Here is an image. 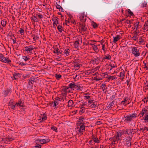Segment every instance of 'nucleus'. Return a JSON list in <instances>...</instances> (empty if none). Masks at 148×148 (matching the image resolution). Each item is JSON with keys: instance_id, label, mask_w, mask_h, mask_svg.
Listing matches in <instances>:
<instances>
[{"instance_id": "f257e3e1", "label": "nucleus", "mask_w": 148, "mask_h": 148, "mask_svg": "<svg viewBox=\"0 0 148 148\" xmlns=\"http://www.w3.org/2000/svg\"><path fill=\"white\" fill-rule=\"evenodd\" d=\"M122 134L120 132H118L113 137H111L109 138V140L111 142V144L113 145L115 144H117L118 141H120L122 139L121 137Z\"/></svg>"}, {"instance_id": "f03ea898", "label": "nucleus", "mask_w": 148, "mask_h": 148, "mask_svg": "<svg viewBox=\"0 0 148 148\" xmlns=\"http://www.w3.org/2000/svg\"><path fill=\"white\" fill-rule=\"evenodd\" d=\"M140 49L138 47H132V53L135 57H138L140 56Z\"/></svg>"}, {"instance_id": "7ed1b4c3", "label": "nucleus", "mask_w": 148, "mask_h": 148, "mask_svg": "<svg viewBox=\"0 0 148 148\" xmlns=\"http://www.w3.org/2000/svg\"><path fill=\"white\" fill-rule=\"evenodd\" d=\"M136 114H129L126 116H124V121L127 123L130 122L133 119L136 117Z\"/></svg>"}, {"instance_id": "20e7f679", "label": "nucleus", "mask_w": 148, "mask_h": 148, "mask_svg": "<svg viewBox=\"0 0 148 148\" xmlns=\"http://www.w3.org/2000/svg\"><path fill=\"white\" fill-rule=\"evenodd\" d=\"M88 106V107L94 109L97 107V102L94 100H89Z\"/></svg>"}, {"instance_id": "39448f33", "label": "nucleus", "mask_w": 148, "mask_h": 148, "mask_svg": "<svg viewBox=\"0 0 148 148\" xmlns=\"http://www.w3.org/2000/svg\"><path fill=\"white\" fill-rule=\"evenodd\" d=\"M0 60L3 62L8 63L11 62V60H9L7 57H5L1 53H0Z\"/></svg>"}, {"instance_id": "423d86ee", "label": "nucleus", "mask_w": 148, "mask_h": 148, "mask_svg": "<svg viewBox=\"0 0 148 148\" xmlns=\"http://www.w3.org/2000/svg\"><path fill=\"white\" fill-rule=\"evenodd\" d=\"M37 78L32 77L29 82V85L31 84H33L35 86H36L37 85Z\"/></svg>"}, {"instance_id": "0eeeda50", "label": "nucleus", "mask_w": 148, "mask_h": 148, "mask_svg": "<svg viewBox=\"0 0 148 148\" xmlns=\"http://www.w3.org/2000/svg\"><path fill=\"white\" fill-rule=\"evenodd\" d=\"M44 14L42 12H41L40 13L38 12V22L41 23V22L43 21L44 20Z\"/></svg>"}, {"instance_id": "6e6552de", "label": "nucleus", "mask_w": 148, "mask_h": 148, "mask_svg": "<svg viewBox=\"0 0 148 148\" xmlns=\"http://www.w3.org/2000/svg\"><path fill=\"white\" fill-rule=\"evenodd\" d=\"M101 59V58L100 56H97L94 58L92 60V62L94 64H98L100 62Z\"/></svg>"}, {"instance_id": "1a4fd4ad", "label": "nucleus", "mask_w": 148, "mask_h": 148, "mask_svg": "<svg viewBox=\"0 0 148 148\" xmlns=\"http://www.w3.org/2000/svg\"><path fill=\"white\" fill-rule=\"evenodd\" d=\"M80 126L79 127H77V129H78V131H79L80 133L82 134L85 130V127L84 124L80 125Z\"/></svg>"}, {"instance_id": "9d476101", "label": "nucleus", "mask_w": 148, "mask_h": 148, "mask_svg": "<svg viewBox=\"0 0 148 148\" xmlns=\"http://www.w3.org/2000/svg\"><path fill=\"white\" fill-rule=\"evenodd\" d=\"M80 28L82 32L86 31L87 30V27L84 23L80 24Z\"/></svg>"}, {"instance_id": "9b49d317", "label": "nucleus", "mask_w": 148, "mask_h": 148, "mask_svg": "<svg viewBox=\"0 0 148 148\" xmlns=\"http://www.w3.org/2000/svg\"><path fill=\"white\" fill-rule=\"evenodd\" d=\"M80 21L82 22H85L86 20V16L85 15L84 13H82L80 14Z\"/></svg>"}, {"instance_id": "f8f14e48", "label": "nucleus", "mask_w": 148, "mask_h": 148, "mask_svg": "<svg viewBox=\"0 0 148 148\" xmlns=\"http://www.w3.org/2000/svg\"><path fill=\"white\" fill-rule=\"evenodd\" d=\"M49 140L48 138L43 139L42 140L38 139V142L40 143L41 144H45L49 142Z\"/></svg>"}, {"instance_id": "ddd939ff", "label": "nucleus", "mask_w": 148, "mask_h": 148, "mask_svg": "<svg viewBox=\"0 0 148 148\" xmlns=\"http://www.w3.org/2000/svg\"><path fill=\"white\" fill-rule=\"evenodd\" d=\"M15 103H14L13 102V100H10L9 102V108H10L11 109H13L14 108L15 105H16Z\"/></svg>"}, {"instance_id": "4468645a", "label": "nucleus", "mask_w": 148, "mask_h": 148, "mask_svg": "<svg viewBox=\"0 0 148 148\" xmlns=\"http://www.w3.org/2000/svg\"><path fill=\"white\" fill-rule=\"evenodd\" d=\"M118 76L120 77L121 79L122 80L123 79L125 76V72L123 70H121L120 73V75Z\"/></svg>"}, {"instance_id": "2eb2a0df", "label": "nucleus", "mask_w": 148, "mask_h": 148, "mask_svg": "<svg viewBox=\"0 0 148 148\" xmlns=\"http://www.w3.org/2000/svg\"><path fill=\"white\" fill-rule=\"evenodd\" d=\"M32 21H33L34 23H33V25L34 26V27L35 28L36 27V25H37V23H36L37 22V19L36 16H33L32 17Z\"/></svg>"}, {"instance_id": "dca6fc26", "label": "nucleus", "mask_w": 148, "mask_h": 148, "mask_svg": "<svg viewBox=\"0 0 148 148\" xmlns=\"http://www.w3.org/2000/svg\"><path fill=\"white\" fill-rule=\"evenodd\" d=\"M89 44L92 46L93 50L96 52H97L99 51V49L97 47V45L92 43H89Z\"/></svg>"}, {"instance_id": "f3484780", "label": "nucleus", "mask_w": 148, "mask_h": 148, "mask_svg": "<svg viewBox=\"0 0 148 148\" xmlns=\"http://www.w3.org/2000/svg\"><path fill=\"white\" fill-rule=\"evenodd\" d=\"M111 58V56L109 54H107L104 55V56L102 59V61H104V60L106 59L107 60H110Z\"/></svg>"}, {"instance_id": "a211bd4d", "label": "nucleus", "mask_w": 148, "mask_h": 148, "mask_svg": "<svg viewBox=\"0 0 148 148\" xmlns=\"http://www.w3.org/2000/svg\"><path fill=\"white\" fill-rule=\"evenodd\" d=\"M47 119V117L45 114H43V115H41V116L38 117V120H40V122L42 121L45 120Z\"/></svg>"}, {"instance_id": "6ab92c4d", "label": "nucleus", "mask_w": 148, "mask_h": 148, "mask_svg": "<svg viewBox=\"0 0 148 148\" xmlns=\"http://www.w3.org/2000/svg\"><path fill=\"white\" fill-rule=\"evenodd\" d=\"M139 23L138 21H136V22H134V28L133 29L135 31H136L138 29V25L139 24Z\"/></svg>"}, {"instance_id": "aec40b11", "label": "nucleus", "mask_w": 148, "mask_h": 148, "mask_svg": "<svg viewBox=\"0 0 148 148\" xmlns=\"http://www.w3.org/2000/svg\"><path fill=\"white\" fill-rule=\"evenodd\" d=\"M92 140L96 143H99V140H98V138L94 135L92 136Z\"/></svg>"}, {"instance_id": "412c9836", "label": "nucleus", "mask_w": 148, "mask_h": 148, "mask_svg": "<svg viewBox=\"0 0 148 148\" xmlns=\"http://www.w3.org/2000/svg\"><path fill=\"white\" fill-rule=\"evenodd\" d=\"M84 120V118L83 117H79V119H78V123H77V125H78V124H79V125L82 124H84V123H83V121Z\"/></svg>"}, {"instance_id": "4be33fe9", "label": "nucleus", "mask_w": 148, "mask_h": 148, "mask_svg": "<svg viewBox=\"0 0 148 148\" xmlns=\"http://www.w3.org/2000/svg\"><path fill=\"white\" fill-rule=\"evenodd\" d=\"M114 101L110 103L109 105L106 107V108L108 110H111L112 108V106L114 105Z\"/></svg>"}, {"instance_id": "5701e85b", "label": "nucleus", "mask_w": 148, "mask_h": 148, "mask_svg": "<svg viewBox=\"0 0 148 148\" xmlns=\"http://www.w3.org/2000/svg\"><path fill=\"white\" fill-rule=\"evenodd\" d=\"M59 98H57L54 101L53 103V106L56 107L59 103Z\"/></svg>"}, {"instance_id": "b1692460", "label": "nucleus", "mask_w": 148, "mask_h": 148, "mask_svg": "<svg viewBox=\"0 0 148 148\" xmlns=\"http://www.w3.org/2000/svg\"><path fill=\"white\" fill-rule=\"evenodd\" d=\"M113 42L114 43H115L118 41L120 38L119 36L117 35L116 37H113Z\"/></svg>"}, {"instance_id": "393cba45", "label": "nucleus", "mask_w": 148, "mask_h": 148, "mask_svg": "<svg viewBox=\"0 0 148 148\" xmlns=\"http://www.w3.org/2000/svg\"><path fill=\"white\" fill-rule=\"evenodd\" d=\"M44 62L43 59H40V61L38 62V66H43L44 64Z\"/></svg>"}, {"instance_id": "a878e982", "label": "nucleus", "mask_w": 148, "mask_h": 148, "mask_svg": "<svg viewBox=\"0 0 148 148\" xmlns=\"http://www.w3.org/2000/svg\"><path fill=\"white\" fill-rule=\"evenodd\" d=\"M76 83L74 82H72L69 84V88H75L76 86Z\"/></svg>"}, {"instance_id": "bb28decb", "label": "nucleus", "mask_w": 148, "mask_h": 148, "mask_svg": "<svg viewBox=\"0 0 148 148\" xmlns=\"http://www.w3.org/2000/svg\"><path fill=\"white\" fill-rule=\"evenodd\" d=\"M101 87L102 90V91L103 92H104V93H106V92L105 91V90L107 88V87H106V85L105 84H101Z\"/></svg>"}, {"instance_id": "cd10ccee", "label": "nucleus", "mask_w": 148, "mask_h": 148, "mask_svg": "<svg viewBox=\"0 0 148 148\" xmlns=\"http://www.w3.org/2000/svg\"><path fill=\"white\" fill-rule=\"evenodd\" d=\"M140 130L143 132L145 130L148 131V127L145 126H144V127H143L142 126H140Z\"/></svg>"}, {"instance_id": "c85d7f7f", "label": "nucleus", "mask_w": 148, "mask_h": 148, "mask_svg": "<svg viewBox=\"0 0 148 148\" xmlns=\"http://www.w3.org/2000/svg\"><path fill=\"white\" fill-rule=\"evenodd\" d=\"M147 111V110L145 108H143L140 114H141L142 115V116H141L140 117L143 116L144 115V114L146 113Z\"/></svg>"}, {"instance_id": "c756f323", "label": "nucleus", "mask_w": 148, "mask_h": 148, "mask_svg": "<svg viewBox=\"0 0 148 148\" xmlns=\"http://www.w3.org/2000/svg\"><path fill=\"white\" fill-rule=\"evenodd\" d=\"M1 24L3 27H5L7 24V21L5 20H3L1 21Z\"/></svg>"}, {"instance_id": "7c9ffc66", "label": "nucleus", "mask_w": 148, "mask_h": 148, "mask_svg": "<svg viewBox=\"0 0 148 148\" xmlns=\"http://www.w3.org/2000/svg\"><path fill=\"white\" fill-rule=\"evenodd\" d=\"M68 103V106L69 107H72L73 104V101L71 100L69 101Z\"/></svg>"}, {"instance_id": "2f4dec72", "label": "nucleus", "mask_w": 148, "mask_h": 148, "mask_svg": "<svg viewBox=\"0 0 148 148\" xmlns=\"http://www.w3.org/2000/svg\"><path fill=\"white\" fill-rule=\"evenodd\" d=\"M143 29L146 31H148V24L145 23L143 27Z\"/></svg>"}, {"instance_id": "473e14b6", "label": "nucleus", "mask_w": 148, "mask_h": 148, "mask_svg": "<svg viewBox=\"0 0 148 148\" xmlns=\"http://www.w3.org/2000/svg\"><path fill=\"white\" fill-rule=\"evenodd\" d=\"M107 78H108L107 77ZM117 79V77L116 76H109L108 77V79L109 80H113L114 79Z\"/></svg>"}, {"instance_id": "72a5a7b5", "label": "nucleus", "mask_w": 148, "mask_h": 148, "mask_svg": "<svg viewBox=\"0 0 148 148\" xmlns=\"http://www.w3.org/2000/svg\"><path fill=\"white\" fill-rule=\"evenodd\" d=\"M109 66H110L112 67V68L109 70L110 71H111V70H112V68H115L117 67V65L116 64H115V65H113L112 64H109V66H108L107 67V69H108L109 68H108V67H109Z\"/></svg>"}, {"instance_id": "f704fd0d", "label": "nucleus", "mask_w": 148, "mask_h": 148, "mask_svg": "<svg viewBox=\"0 0 148 148\" xmlns=\"http://www.w3.org/2000/svg\"><path fill=\"white\" fill-rule=\"evenodd\" d=\"M70 50L69 49H65L64 52V54L66 56H68L70 53Z\"/></svg>"}, {"instance_id": "c9c22d12", "label": "nucleus", "mask_w": 148, "mask_h": 148, "mask_svg": "<svg viewBox=\"0 0 148 148\" xmlns=\"http://www.w3.org/2000/svg\"><path fill=\"white\" fill-rule=\"evenodd\" d=\"M14 77L15 79H16L18 77L20 76V74L19 73H14L13 74Z\"/></svg>"}, {"instance_id": "e433bc0d", "label": "nucleus", "mask_w": 148, "mask_h": 148, "mask_svg": "<svg viewBox=\"0 0 148 148\" xmlns=\"http://www.w3.org/2000/svg\"><path fill=\"white\" fill-rule=\"evenodd\" d=\"M125 140V141H131L132 140V136H129L126 137Z\"/></svg>"}, {"instance_id": "4c0bfd02", "label": "nucleus", "mask_w": 148, "mask_h": 148, "mask_svg": "<svg viewBox=\"0 0 148 148\" xmlns=\"http://www.w3.org/2000/svg\"><path fill=\"white\" fill-rule=\"evenodd\" d=\"M147 6V3L145 1H144L143 3H142L140 5V6L142 8L146 7Z\"/></svg>"}, {"instance_id": "58836bf2", "label": "nucleus", "mask_w": 148, "mask_h": 148, "mask_svg": "<svg viewBox=\"0 0 148 148\" xmlns=\"http://www.w3.org/2000/svg\"><path fill=\"white\" fill-rule=\"evenodd\" d=\"M52 20L53 21V24L57 25L58 23V21L57 20V19L56 18H52Z\"/></svg>"}, {"instance_id": "ea45409f", "label": "nucleus", "mask_w": 148, "mask_h": 148, "mask_svg": "<svg viewBox=\"0 0 148 148\" xmlns=\"http://www.w3.org/2000/svg\"><path fill=\"white\" fill-rule=\"evenodd\" d=\"M75 88L77 90H82V87L80 86L79 85H78L77 84L76 85V86Z\"/></svg>"}, {"instance_id": "a19ab883", "label": "nucleus", "mask_w": 148, "mask_h": 148, "mask_svg": "<svg viewBox=\"0 0 148 148\" xmlns=\"http://www.w3.org/2000/svg\"><path fill=\"white\" fill-rule=\"evenodd\" d=\"M127 98H125L123 101H122L121 103V104L124 105L125 103L128 104L127 102Z\"/></svg>"}, {"instance_id": "79ce46f5", "label": "nucleus", "mask_w": 148, "mask_h": 148, "mask_svg": "<svg viewBox=\"0 0 148 148\" xmlns=\"http://www.w3.org/2000/svg\"><path fill=\"white\" fill-rule=\"evenodd\" d=\"M125 145L127 147H130L131 145V141H126Z\"/></svg>"}, {"instance_id": "37998d69", "label": "nucleus", "mask_w": 148, "mask_h": 148, "mask_svg": "<svg viewBox=\"0 0 148 148\" xmlns=\"http://www.w3.org/2000/svg\"><path fill=\"white\" fill-rule=\"evenodd\" d=\"M10 91V90L9 89L7 90H5L4 93V97L6 96L8 94H9Z\"/></svg>"}, {"instance_id": "c03bdc74", "label": "nucleus", "mask_w": 148, "mask_h": 148, "mask_svg": "<svg viewBox=\"0 0 148 148\" xmlns=\"http://www.w3.org/2000/svg\"><path fill=\"white\" fill-rule=\"evenodd\" d=\"M75 47H78L79 46V42L78 40H76L74 44Z\"/></svg>"}, {"instance_id": "a18cd8bd", "label": "nucleus", "mask_w": 148, "mask_h": 148, "mask_svg": "<svg viewBox=\"0 0 148 148\" xmlns=\"http://www.w3.org/2000/svg\"><path fill=\"white\" fill-rule=\"evenodd\" d=\"M61 77L62 76L59 74H57L55 75V77H56V79L58 80H59L60 78H61Z\"/></svg>"}, {"instance_id": "49530a36", "label": "nucleus", "mask_w": 148, "mask_h": 148, "mask_svg": "<svg viewBox=\"0 0 148 148\" xmlns=\"http://www.w3.org/2000/svg\"><path fill=\"white\" fill-rule=\"evenodd\" d=\"M133 129H129L127 130L126 131V132H127V133L128 134H132V133L133 132Z\"/></svg>"}, {"instance_id": "de8ad7c7", "label": "nucleus", "mask_w": 148, "mask_h": 148, "mask_svg": "<svg viewBox=\"0 0 148 148\" xmlns=\"http://www.w3.org/2000/svg\"><path fill=\"white\" fill-rule=\"evenodd\" d=\"M102 49L104 53H105L107 49L105 48V45H103L102 46Z\"/></svg>"}, {"instance_id": "09e8293b", "label": "nucleus", "mask_w": 148, "mask_h": 148, "mask_svg": "<svg viewBox=\"0 0 148 148\" xmlns=\"http://www.w3.org/2000/svg\"><path fill=\"white\" fill-rule=\"evenodd\" d=\"M51 130H53L55 132H57V128L56 127H54V126H52L51 127Z\"/></svg>"}, {"instance_id": "8fccbe9b", "label": "nucleus", "mask_w": 148, "mask_h": 148, "mask_svg": "<svg viewBox=\"0 0 148 148\" xmlns=\"http://www.w3.org/2000/svg\"><path fill=\"white\" fill-rule=\"evenodd\" d=\"M89 94L87 93L84 94V98L86 99H88L90 97L88 95Z\"/></svg>"}, {"instance_id": "3c124183", "label": "nucleus", "mask_w": 148, "mask_h": 148, "mask_svg": "<svg viewBox=\"0 0 148 148\" xmlns=\"http://www.w3.org/2000/svg\"><path fill=\"white\" fill-rule=\"evenodd\" d=\"M144 119L145 120V123H148V114H146L145 117H144Z\"/></svg>"}, {"instance_id": "603ef678", "label": "nucleus", "mask_w": 148, "mask_h": 148, "mask_svg": "<svg viewBox=\"0 0 148 148\" xmlns=\"http://www.w3.org/2000/svg\"><path fill=\"white\" fill-rule=\"evenodd\" d=\"M80 65L78 64H76L74 66V68L76 70L78 69L79 68Z\"/></svg>"}, {"instance_id": "864d4df0", "label": "nucleus", "mask_w": 148, "mask_h": 148, "mask_svg": "<svg viewBox=\"0 0 148 148\" xmlns=\"http://www.w3.org/2000/svg\"><path fill=\"white\" fill-rule=\"evenodd\" d=\"M92 25L94 28H96L97 27V24L94 22L92 23Z\"/></svg>"}, {"instance_id": "5fc2aeb1", "label": "nucleus", "mask_w": 148, "mask_h": 148, "mask_svg": "<svg viewBox=\"0 0 148 148\" xmlns=\"http://www.w3.org/2000/svg\"><path fill=\"white\" fill-rule=\"evenodd\" d=\"M62 26L60 25H58L57 27L58 29L60 32H62Z\"/></svg>"}, {"instance_id": "6e6d98bb", "label": "nucleus", "mask_w": 148, "mask_h": 148, "mask_svg": "<svg viewBox=\"0 0 148 148\" xmlns=\"http://www.w3.org/2000/svg\"><path fill=\"white\" fill-rule=\"evenodd\" d=\"M143 63L144 64V68L146 70L147 68V61H143Z\"/></svg>"}, {"instance_id": "4d7b16f0", "label": "nucleus", "mask_w": 148, "mask_h": 148, "mask_svg": "<svg viewBox=\"0 0 148 148\" xmlns=\"http://www.w3.org/2000/svg\"><path fill=\"white\" fill-rule=\"evenodd\" d=\"M23 59H24L25 61H26L29 60L30 59V58L29 57H27V56H23Z\"/></svg>"}, {"instance_id": "13d9d810", "label": "nucleus", "mask_w": 148, "mask_h": 148, "mask_svg": "<svg viewBox=\"0 0 148 148\" xmlns=\"http://www.w3.org/2000/svg\"><path fill=\"white\" fill-rule=\"evenodd\" d=\"M54 53H57L58 55H59L61 53L59 51V49H58L55 50L54 51Z\"/></svg>"}, {"instance_id": "bf43d9fd", "label": "nucleus", "mask_w": 148, "mask_h": 148, "mask_svg": "<svg viewBox=\"0 0 148 148\" xmlns=\"http://www.w3.org/2000/svg\"><path fill=\"white\" fill-rule=\"evenodd\" d=\"M30 49L29 48V47H26L25 48V50L27 52H29L31 51Z\"/></svg>"}, {"instance_id": "052dcab7", "label": "nucleus", "mask_w": 148, "mask_h": 148, "mask_svg": "<svg viewBox=\"0 0 148 148\" xmlns=\"http://www.w3.org/2000/svg\"><path fill=\"white\" fill-rule=\"evenodd\" d=\"M128 14L129 15L131 16H132L133 15V13L130 10V9L128 10Z\"/></svg>"}, {"instance_id": "680f3d73", "label": "nucleus", "mask_w": 148, "mask_h": 148, "mask_svg": "<svg viewBox=\"0 0 148 148\" xmlns=\"http://www.w3.org/2000/svg\"><path fill=\"white\" fill-rule=\"evenodd\" d=\"M56 6L57 8L58 9H60L61 8L62 9V7L57 3H56Z\"/></svg>"}, {"instance_id": "e2e57ef3", "label": "nucleus", "mask_w": 148, "mask_h": 148, "mask_svg": "<svg viewBox=\"0 0 148 148\" xmlns=\"http://www.w3.org/2000/svg\"><path fill=\"white\" fill-rule=\"evenodd\" d=\"M19 32H20V33L21 34H24V30L23 29H22V28H20Z\"/></svg>"}, {"instance_id": "0e129e2a", "label": "nucleus", "mask_w": 148, "mask_h": 148, "mask_svg": "<svg viewBox=\"0 0 148 148\" xmlns=\"http://www.w3.org/2000/svg\"><path fill=\"white\" fill-rule=\"evenodd\" d=\"M133 40H136L138 39V37L136 35H134L132 38Z\"/></svg>"}, {"instance_id": "69168bd1", "label": "nucleus", "mask_w": 148, "mask_h": 148, "mask_svg": "<svg viewBox=\"0 0 148 148\" xmlns=\"http://www.w3.org/2000/svg\"><path fill=\"white\" fill-rule=\"evenodd\" d=\"M85 105V103H83L82 104H80V107L81 108H84Z\"/></svg>"}, {"instance_id": "338daca9", "label": "nucleus", "mask_w": 148, "mask_h": 148, "mask_svg": "<svg viewBox=\"0 0 148 148\" xmlns=\"http://www.w3.org/2000/svg\"><path fill=\"white\" fill-rule=\"evenodd\" d=\"M144 103L145 102H147L148 101V97L147 98H145L143 100Z\"/></svg>"}, {"instance_id": "774afa93", "label": "nucleus", "mask_w": 148, "mask_h": 148, "mask_svg": "<svg viewBox=\"0 0 148 148\" xmlns=\"http://www.w3.org/2000/svg\"><path fill=\"white\" fill-rule=\"evenodd\" d=\"M28 47L30 49V51L32 50L34 48H35V47H34L32 46H29Z\"/></svg>"}]
</instances>
